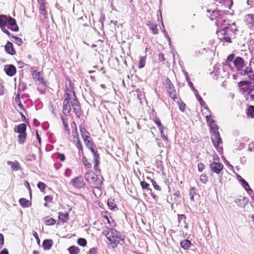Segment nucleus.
<instances>
[{
	"instance_id": "1",
	"label": "nucleus",
	"mask_w": 254,
	"mask_h": 254,
	"mask_svg": "<svg viewBox=\"0 0 254 254\" xmlns=\"http://www.w3.org/2000/svg\"><path fill=\"white\" fill-rule=\"evenodd\" d=\"M103 234L110 241L112 247L114 249L117 247V245L121 241H124L120 233L112 228L104 227L103 230Z\"/></svg>"
},
{
	"instance_id": "2",
	"label": "nucleus",
	"mask_w": 254,
	"mask_h": 254,
	"mask_svg": "<svg viewBox=\"0 0 254 254\" xmlns=\"http://www.w3.org/2000/svg\"><path fill=\"white\" fill-rule=\"evenodd\" d=\"M26 130V126L25 124H21L14 128V131L19 133L18 138L20 144H23L25 141L27 136Z\"/></svg>"
},
{
	"instance_id": "3",
	"label": "nucleus",
	"mask_w": 254,
	"mask_h": 254,
	"mask_svg": "<svg viewBox=\"0 0 254 254\" xmlns=\"http://www.w3.org/2000/svg\"><path fill=\"white\" fill-rule=\"evenodd\" d=\"M232 31L228 27L225 26L222 29L217 31V35L219 39L221 41H225L226 42L231 43L230 34Z\"/></svg>"
},
{
	"instance_id": "4",
	"label": "nucleus",
	"mask_w": 254,
	"mask_h": 254,
	"mask_svg": "<svg viewBox=\"0 0 254 254\" xmlns=\"http://www.w3.org/2000/svg\"><path fill=\"white\" fill-rule=\"evenodd\" d=\"M164 84L167 92H168L170 97L175 102H178V99L176 96V92L174 89L173 84L171 83V81L167 78L164 82Z\"/></svg>"
},
{
	"instance_id": "5",
	"label": "nucleus",
	"mask_w": 254,
	"mask_h": 254,
	"mask_svg": "<svg viewBox=\"0 0 254 254\" xmlns=\"http://www.w3.org/2000/svg\"><path fill=\"white\" fill-rule=\"evenodd\" d=\"M85 179L87 182L92 184L99 185L101 184V181L98 178L97 176L92 171L85 174Z\"/></svg>"
},
{
	"instance_id": "6",
	"label": "nucleus",
	"mask_w": 254,
	"mask_h": 254,
	"mask_svg": "<svg viewBox=\"0 0 254 254\" xmlns=\"http://www.w3.org/2000/svg\"><path fill=\"white\" fill-rule=\"evenodd\" d=\"M211 140L213 145L216 148V149L220 151L222 149V147L220 146V144H222V140L220 136L219 132H215L212 133L211 134Z\"/></svg>"
},
{
	"instance_id": "7",
	"label": "nucleus",
	"mask_w": 254,
	"mask_h": 254,
	"mask_svg": "<svg viewBox=\"0 0 254 254\" xmlns=\"http://www.w3.org/2000/svg\"><path fill=\"white\" fill-rule=\"evenodd\" d=\"M8 16L4 15H0V27L4 33L8 36H10V32L5 28L8 22Z\"/></svg>"
},
{
	"instance_id": "8",
	"label": "nucleus",
	"mask_w": 254,
	"mask_h": 254,
	"mask_svg": "<svg viewBox=\"0 0 254 254\" xmlns=\"http://www.w3.org/2000/svg\"><path fill=\"white\" fill-rule=\"evenodd\" d=\"M210 168L212 171L216 174H219L223 169V165L220 162H212L209 165Z\"/></svg>"
},
{
	"instance_id": "9",
	"label": "nucleus",
	"mask_w": 254,
	"mask_h": 254,
	"mask_svg": "<svg viewBox=\"0 0 254 254\" xmlns=\"http://www.w3.org/2000/svg\"><path fill=\"white\" fill-rule=\"evenodd\" d=\"M234 65L238 71H241L245 65L244 60L241 57H237L234 60Z\"/></svg>"
},
{
	"instance_id": "10",
	"label": "nucleus",
	"mask_w": 254,
	"mask_h": 254,
	"mask_svg": "<svg viewBox=\"0 0 254 254\" xmlns=\"http://www.w3.org/2000/svg\"><path fill=\"white\" fill-rule=\"evenodd\" d=\"M71 184L76 188H81L84 186V183L82 177H77L71 181Z\"/></svg>"
},
{
	"instance_id": "11",
	"label": "nucleus",
	"mask_w": 254,
	"mask_h": 254,
	"mask_svg": "<svg viewBox=\"0 0 254 254\" xmlns=\"http://www.w3.org/2000/svg\"><path fill=\"white\" fill-rule=\"evenodd\" d=\"M6 26L8 29H10L12 31H17L18 30V27L16 23L15 20L10 16H8Z\"/></svg>"
},
{
	"instance_id": "12",
	"label": "nucleus",
	"mask_w": 254,
	"mask_h": 254,
	"mask_svg": "<svg viewBox=\"0 0 254 254\" xmlns=\"http://www.w3.org/2000/svg\"><path fill=\"white\" fill-rule=\"evenodd\" d=\"M247 100H254V88H242Z\"/></svg>"
},
{
	"instance_id": "13",
	"label": "nucleus",
	"mask_w": 254,
	"mask_h": 254,
	"mask_svg": "<svg viewBox=\"0 0 254 254\" xmlns=\"http://www.w3.org/2000/svg\"><path fill=\"white\" fill-rule=\"evenodd\" d=\"M71 105L72 106L73 109L77 117H79L80 115V107L79 106V103L77 99H74L72 101H71Z\"/></svg>"
},
{
	"instance_id": "14",
	"label": "nucleus",
	"mask_w": 254,
	"mask_h": 254,
	"mask_svg": "<svg viewBox=\"0 0 254 254\" xmlns=\"http://www.w3.org/2000/svg\"><path fill=\"white\" fill-rule=\"evenodd\" d=\"M32 77L37 84H42L44 83L43 78L39 72L34 71L32 72Z\"/></svg>"
},
{
	"instance_id": "15",
	"label": "nucleus",
	"mask_w": 254,
	"mask_h": 254,
	"mask_svg": "<svg viewBox=\"0 0 254 254\" xmlns=\"http://www.w3.org/2000/svg\"><path fill=\"white\" fill-rule=\"evenodd\" d=\"M71 111V107L69 101L67 98L64 99L63 102V113L65 115L68 114Z\"/></svg>"
},
{
	"instance_id": "16",
	"label": "nucleus",
	"mask_w": 254,
	"mask_h": 254,
	"mask_svg": "<svg viewBox=\"0 0 254 254\" xmlns=\"http://www.w3.org/2000/svg\"><path fill=\"white\" fill-rule=\"evenodd\" d=\"M6 73L9 76H13L16 72V68L13 65H6L4 67Z\"/></svg>"
},
{
	"instance_id": "17",
	"label": "nucleus",
	"mask_w": 254,
	"mask_h": 254,
	"mask_svg": "<svg viewBox=\"0 0 254 254\" xmlns=\"http://www.w3.org/2000/svg\"><path fill=\"white\" fill-rule=\"evenodd\" d=\"M7 164L10 166L11 169L13 171H16L21 170L19 163L16 161L14 162L8 161L7 162Z\"/></svg>"
},
{
	"instance_id": "18",
	"label": "nucleus",
	"mask_w": 254,
	"mask_h": 254,
	"mask_svg": "<svg viewBox=\"0 0 254 254\" xmlns=\"http://www.w3.org/2000/svg\"><path fill=\"white\" fill-rule=\"evenodd\" d=\"M5 50L8 54L11 55H14L15 54V52L13 49V44L10 42H7L6 43L5 46Z\"/></svg>"
},
{
	"instance_id": "19",
	"label": "nucleus",
	"mask_w": 254,
	"mask_h": 254,
	"mask_svg": "<svg viewBox=\"0 0 254 254\" xmlns=\"http://www.w3.org/2000/svg\"><path fill=\"white\" fill-rule=\"evenodd\" d=\"M53 245V242L52 240L46 239L43 241L42 246L45 250H49L52 247Z\"/></svg>"
},
{
	"instance_id": "20",
	"label": "nucleus",
	"mask_w": 254,
	"mask_h": 254,
	"mask_svg": "<svg viewBox=\"0 0 254 254\" xmlns=\"http://www.w3.org/2000/svg\"><path fill=\"white\" fill-rule=\"evenodd\" d=\"M71 126L72 128H73L72 132V135L73 138L74 139V142L78 141L79 138H78V135L77 133V131L75 123L74 122H73L71 124Z\"/></svg>"
},
{
	"instance_id": "21",
	"label": "nucleus",
	"mask_w": 254,
	"mask_h": 254,
	"mask_svg": "<svg viewBox=\"0 0 254 254\" xmlns=\"http://www.w3.org/2000/svg\"><path fill=\"white\" fill-rule=\"evenodd\" d=\"M245 21L251 24V26H254V14H249L245 17Z\"/></svg>"
},
{
	"instance_id": "22",
	"label": "nucleus",
	"mask_w": 254,
	"mask_h": 254,
	"mask_svg": "<svg viewBox=\"0 0 254 254\" xmlns=\"http://www.w3.org/2000/svg\"><path fill=\"white\" fill-rule=\"evenodd\" d=\"M59 219L62 222L65 223L68 220V214L66 212L63 213L59 212Z\"/></svg>"
},
{
	"instance_id": "23",
	"label": "nucleus",
	"mask_w": 254,
	"mask_h": 254,
	"mask_svg": "<svg viewBox=\"0 0 254 254\" xmlns=\"http://www.w3.org/2000/svg\"><path fill=\"white\" fill-rule=\"evenodd\" d=\"M66 94L67 97L66 98L68 99V101H72L76 99V97L74 92L72 90H68L66 91Z\"/></svg>"
},
{
	"instance_id": "24",
	"label": "nucleus",
	"mask_w": 254,
	"mask_h": 254,
	"mask_svg": "<svg viewBox=\"0 0 254 254\" xmlns=\"http://www.w3.org/2000/svg\"><path fill=\"white\" fill-rule=\"evenodd\" d=\"M191 245V242L188 240H185L181 243V246L184 250L189 249L190 248Z\"/></svg>"
},
{
	"instance_id": "25",
	"label": "nucleus",
	"mask_w": 254,
	"mask_h": 254,
	"mask_svg": "<svg viewBox=\"0 0 254 254\" xmlns=\"http://www.w3.org/2000/svg\"><path fill=\"white\" fill-rule=\"evenodd\" d=\"M235 55L234 54H231L227 58L226 61L224 63V66H229V67L231 66L230 65V62H233L234 63V60H235Z\"/></svg>"
},
{
	"instance_id": "26",
	"label": "nucleus",
	"mask_w": 254,
	"mask_h": 254,
	"mask_svg": "<svg viewBox=\"0 0 254 254\" xmlns=\"http://www.w3.org/2000/svg\"><path fill=\"white\" fill-rule=\"evenodd\" d=\"M219 2L225 6L226 7L230 8L231 6L233 4L232 0H219Z\"/></svg>"
},
{
	"instance_id": "27",
	"label": "nucleus",
	"mask_w": 254,
	"mask_h": 254,
	"mask_svg": "<svg viewBox=\"0 0 254 254\" xmlns=\"http://www.w3.org/2000/svg\"><path fill=\"white\" fill-rule=\"evenodd\" d=\"M19 203L24 207H28L30 205V202L25 198H20L19 200Z\"/></svg>"
},
{
	"instance_id": "28",
	"label": "nucleus",
	"mask_w": 254,
	"mask_h": 254,
	"mask_svg": "<svg viewBox=\"0 0 254 254\" xmlns=\"http://www.w3.org/2000/svg\"><path fill=\"white\" fill-rule=\"evenodd\" d=\"M108 205L109 208L111 210H114L115 208H117V206L115 203V200L114 199L109 198L108 200Z\"/></svg>"
},
{
	"instance_id": "29",
	"label": "nucleus",
	"mask_w": 254,
	"mask_h": 254,
	"mask_svg": "<svg viewBox=\"0 0 254 254\" xmlns=\"http://www.w3.org/2000/svg\"><path fill=\"white\" fill-rule=\"evenodd\" d=\"M68 252L70 254H78L79 253L80 250L78 247L75 246H71L68 249Z\"/></svg>"
},
{
	"instance_id": "30",
	"label": "nucleus",
	"mask_w": 254,
	"mask_h": 254,
	"mask_svg": "<svg viewBox=\"0 0 254 254\" xmlns=\"http://www.w3.org/2000/svg\"><path fill=\"white\" fill-rule=\"evenodd\" d=\"M247 114L248 116L250 117L251 118H254V106H250L247 110Z\"/></svg>"
},
{
	"instance_id": "31",
	"label": "nucleus",
	"mask_w": 254,
	"mask_h": 254,
	"mask_svg": "<svg viewBox=\"0 0 254 254\" xmlns=\"http://www.w3.org/2000/svg\"><path fill=\"white\" fill-rule=\"evenodd\" d=\"M240 183L246 190L253 191V190L250 188L248 183L245 180L242 179Z\"/></svg>"
},
{
	"instance_id": "32",
	"label": "nucleus",
	"mask_w": 254,
	"mask_h": 254,
	"mask_svg": "<svg viewBox=\"0 0 254 254\" xmlns=\"http://www.w3.org/2000/svg\"><path fill=\"white\" fill-rule=\"evenodd\" d=\"M149 28L151 30L153 34H157L158 33V30L157 28V25L155 24H150L148 25Z\"/></svg>"
},
{
	"instance_id": "33",
	"label": "nucleus",
	"mask_w": 254,
	"mask_h": 254,
	"mask_svg": "<svg viewBox=\"0 0 254 254\" xmlns=\"http://www.w3.org/2000/svg\"><path fill=\"white\" fill-rule=\"evenodd\" d=\"M89 148H90L92 153L94 155L93 161H97V159L99 158L98 154L97 153V151L95 150L93 145H92L91 147H89Z\"/></svg>"
},
{
	"instance_id": "34",
	"label": "nucleus",
	"mask_w": 254,
	"mask_h": 254,
	"mask_svg": "<svg viewBox=\"0 0 254 254\" xmlns=\"http://www.w3.org/2000/svg\"><path fill=\"white\" fill-rule=\"evenodd\" d=\"M253 70L251 67H247L245 69H243L242 68V70L240 71V73L242 75H246L247 74H248L250 73L251 71H252Z\"/></svg>"
},
{
	"instance_id": "35",
	"label": "nucleus",
	"mask_w": 254,
	"mask_h": 254,
	"mask_svg": "<svg viewBox=\"0 0 254 254\" xmlns=\"http://www.w3.org/2000/svg\"><path fill=\"white\" fill-rule=\"evenodd\" d=\"M209 126L210 127V130L212 133H214L215 132H218V127L217 126V125L215 124V122H214L213 124H211L209 125Z\"/></svg>"
},
{
	"instance_id": "36",
	"label": "nucleus",
	"mask_w": 254,
	"mask_h": 254,
	"mask_svg": "<svg viewBox=\"0 0 254 254\" xmlns=\"http://www.w3.org/2000/svg\"><path fill=\"white\" fill-rule=\"evenodd\" d=\"M146 62V59L145 57H142L140 58L139 63H138V66L139 68H143L145 66Z\"/></svg>"
},
{
	"instance_id": "37",
	"label": "nucleus",
	"mask_w": 254,
	"mask_h": 254,
	"mask_svg": "<svg viewBox=\"0 0 254 254\" xmlns=\"http://www.w3.org/2000/svg\"><path fill=\"white\" fill-rule=\"evenodd\" d=\"M80 132L82 137L83 139L88 137V132L86 131V129L84 127L80 128Z\"/></svg>"
},
{
	"instance_id": "38",
	"label": "nucleus",
	"mask_w": 254,
	"mask_h": 254,
	"mask_svg": "<svg viewBox=\"0 0 254 254\" xmlns=\"http://www.w3.org/2000/svg\"><path fill=\"white\" fill-rule=\"evenodd\" d=\"M195 193V189L194 187L191 188L189 191V194L191 200H194V195Z\"/></svg>"
},
{
	"instance_id": "39",
	"label": "nucleus",
	"mask_w": 254,
	"mask_h": 254,
	"mask_svg": "<svg viewBox=\"0 0 254 254\" xmlns=\"http://www.w3.org/2000/svg\"><path fill=\"white\" fill-rule=\"evenodd\" d=\"M200 181L203 184H205L208 181V177L205 174H202L200 176Z\"/></svg>"
},
{
	"instance_id": "40",
	"label": "nucleus",
	"mask_w": 254,
	"mask_h": 254,
	"mask_svg": "<svg viewBox=\"0 0 254 254\" xmlns=\"http://www.w3.org/2000/svg\"><path fill=\"white\" fill-rule=\"evenodd\" d=\"M83 140L88 147H91V146L93 145L92 142L90 141V137L89 136L86 138H84Z\"/></svg>"
},
{
	"instance_id": "41",
	"label": "nucleus",
	"mask_w": 254,
	"mask_h": 254,
	"mask_svg": "<svg viewBox=\"0 0 254 254\" xmlns=\"http://www.w3.org/2000/svg\"><path fill=\"white\" fill-rule=\"evenodd\" d=\"M78 244L81 246H85L86 245L87 241L84 238H79L78 240Z\"/></svg>"
},
{
	"instance_id": "42",
	"label": "nucleus",
	"mask_w": 254,
	"mask_h": 254,
	"mask_svg": "<svg viewBox=\"0 0 254 254\" xmlns=\"http://www.w3.org/2000/svg\"><path fill=\"white\" fill-rule=\"evenodd\" d=\"M45 222L47 225H54L56 223V220L52 218H50L46 220Z\"/></svg>"
},
{
	"instance_id": "43",
	"label": "nucleus",
	"mask_w": 254,
	"mask_h": 254,
	"mask_svg": "<svg viewBox=\"0 0 254 254\" xmlns=\"http://www.w3.org/2000/svg\"><path fill=\"white\" fill-rule=\"evenodd\" d=\"M246 76H247L250 82H254V73L253 72V71H251L248 74L246 75Z\"/></svg>"
},
{
	"instance_id": "44",
	"label": "nucleus",
	"mask_w": 254,
	"mask_h": 254,
	"mask_svg": "<svg viewBox=\"0 0 254 254\" xmlns=\"http://www.w3.org/2000/svg\"><path fill=\"white\" fill-rule=\"evenodd\" d=\"M210 117L211 115H206V122L208 125L213 124L215 122V121L213 119L210 118Z\"/></svg>"
},
{
	"instance_id": "45",
	"label": "nucleus",
	"mask_w": 254,
	"mask_h": 254,
	"mask_svg": "<svg viewBox=\"0 0 254 254\" xmlns=\"http://www.w3.org/2000/svg\"><path fill=\"white\" fill-rule=\"evenodd\" d=\"M37 187L42 191H43L46 189V185L44 183L39 182L37 185Z\"/></svg>"
},
{
	"instance_id": "46",
	"label": "nucleus",
	"mask_w": 254,
	"mask_h": 254,
	"mask_svg": "<svg viewBox=\"0 0 254 254\" xmlns=\"http://www.w3.org/2000/svg\"><path fill=\"white\" fill-rule=\"evenodd\" d=\"M40 13L41 14L45 16L47 14V11L43 4H41L40 6Z\"/></svg>"
},
{
	"instance_id": "47",
	"label": "nucleus",
	"mask_w": 254,
	"mask_h": 254,
	"mask_svg": "<svg viewBox=\"0 0 254 254\" xmlns=\"http://www.w3.org/2000/svg\"><path fill=\"white\" fill-rule=\"evenodd\" d=\"M140 185L143 189H147L148 190L149 184L144 181H142L140 182Z\"/></svg>"
},
{
	"instance_id": "48",
	"label": "nucleus",
	"mask_w": 254,
	"mask_h": 254,
	"mask_svg": "<svg viewBox=\"0 0 254 254\" xmlns=\"http://www.w3.org/2000/svg\"><path fill=\"white\" fill-rule=\"evenodd\" d=\"M154 121L158 125L159 128L164 127L161 124L160 120L158 118H155L154 119Z\"/></svg>"
},
{
	"instance_id": "49",
	"label": "nucleus",
	"mask_w": 254,
	"mask_h": 254,
	"mask_svg": "<svg viewBox=\"0 0 254 254\" xmlns=\"http://www.w3.org/2000/svg\"><path fill=\"white\" fill-rule=\"evenodd\" d=\"M151 182L154 188V189L156 190H161V188L159 186H158V185H157L156 183L155 182V181H154V180H151Z\"/></svg>"
},
{
	"instance_id": "50",
	"label": "nucleus",
	"mask_w": 254,
	"mask_h": 254,
	"mask_svg": "<svg viewBox=\"0 0 254 254\" xmlns=\"http://www.w3.org/2000/svg\"><path fill=\"white\" fill-rule=\"evenodd\" d=\"M82 161H83V164L85 166H87L88 168H89L90 167L91 165L88 162L87 159L85 157H83Z\"/></svg>"
},
{
	"instance_id": "51",
	"label": "nucleus",
	"mask_w": 254,
	"mask_h": 254,
	"mask_svg": "<svg viewBox=\"0 0 254 254\" xmlns=\"http://www.w3.org/2000/svg\"><path fill=\"white\" fill-rule=\"evenodd\" d=\"M12 38L14 39V42L17 43L18 45H20L22 43V40L20 38L16 36H13Z\"/></svg>"
},
{
	"instance_id": "52",
	"label": "nucleus",
	"mask_w": 254,
	"mask_h": 254,
	"mask_svg": "<svg viewBox=\"0 0 254 254\" xmlns=\"http://www.w3.org/2000/svg\"><path fill=\"white\" fill-rule=\"evenodd\" d=\"M204 165L202 163H199L197 165L198 170L199 172H202L204 169Z\"/></svg>"
},
{
	"instance_id": "53",
	"label": "nucleus",
	"mask_w": 254,
	"mask_h": 254,
	"mask_svg": "<svg viewBox=\"0 0 254 254\" xmlns=\"http://www.w3.org/2000/svg\"><path fill=\"white\" fill-rule=\"evenodd\" d=\"M4 244V238L2 234H0V249H1Z\"/></svg>"
},
{
	"instance_id": "54",
	"label": "nucleus",
	"mask_w": 254,
	"mask_h": 254,
	"mask_svg": "<svg viewBox=\"0 0 254 254\" xmlns=\"http://www.w3.org/2000/svg\"><path fill=\"white\" fill-rule=\"evenodd\" d=\"M164 128V127L160 128H159V130L160 131V133H161L162 137L164 140H167V137L166 136V135H165V134H164V133L163 132Z\"/></svg>"
},
{
	"instance_id": "55",
	"label": "nucleus",
	"mask_w": 254,
	"mask_h": 254,
	"mask_svg": "<svg viewBox=\"0 0 254 254\" xmlns=\"http://www.w3.org/2000/svg\"><path fill=\"white\" fill-rule=\"evenodd\" d=\"M213 157V161L212 162H219L220 158L219 156L217 154H214L212 156Z\"/></svg>"
},
{
	"instance_id": "56",
	"label": "nucleus",
	"mask_w": 254,
	"mask_h": 254,
	"mask_svg": "<svg viewBox=\"0 0 254 254\" xmlns=\"http://www.w3.org/2000/svg\"><path fill=\"white\" fill-rule=\"evenodd\" d=\"M33 235L35 238V239H36L38 244H40V239H39V238L38 237L37 233L36 231H33Z\"/></svg>"
},
{
	"instance_id": "57",
	"label": "nucleus",
	"mask_w": 254,
	"mask_h": 254,
	"mask_svg": "<svg viewBox=\"0 0 254 254\" xmlns=\"http://www.w3.org/2000/svg\"><path fill=\"white\" fill-rule=\"evenodd\" d=\"M162 31L164 33V35H165V36L166 37V38L168 39L169 44L171 45V42L170 38L168 34L167 33V32H166V30L165 29V28L163 29Z\"/></svg>"
},
{
	"instance_id": "58",
	"label": "nucleus",
	"mask_w": 254,
	"mask_h": 254,
	"mask_svg": "<svg viewBox=\"0 0 254 254\" xmlns=\"http://www.w3.org/2000/svg\"><path fill=\"white\" fill-rule=\"evenodd\" d=\"M58 158L61 161H64L65 160V156L63 154L59 153L58 154Z\"/></svg>"
},
{
	"instance_id": "59",
	"label": "nucleus",
	"mask_w": 254,
	"mask_h": 254,
	"mask_svg": "<svg viewBox=\"0 0 254 254\" xmlns=\"http://www.w3.org/2000/svg\"><path fill=\"white\" fill-rule=\"evenodd\" d=\"M194 93L196 98L199 101V102H202V99L201 98V96L198 94L197 90H195Z\"/></svg>"
},
{
	"instance_id": "60",
	"label": "nucleus",
	"mask_w": 254,
	"mask_h": 254,
	"mask_svg": "<svg viewBox=\"0 0 254 254\" xmlns=\"http://www.w3.org/2000/svg\"><path fill=\"white\" fill-rule=\"evenodd\" d=\"M137 92L138 93L137 98L141 102V100L142 99V98L143 96V95L141 93V92L140 91L137 90Z\"/></svg>"
},
{
	"instance_id": "61",
	"label": "nucleus",
	"mask_w": 254,
	"mask_h": 254,
	"mask_svg": "<svg viewBox=\"0 0 254 254\" xmlns=\"http://www.w3.org/2000/svg\"><path fill=\"white\" fill-rule=\"evenodd\" d=\"M63 123L65 127V128H67L68 124H67V120L66 119L62 118Z\"/></svg>"
},
{
	"instance_id": "62",
	"label": "nucleus",
	"mask_w": 254,
	"mask_h": 254,
	"mask_svg": "<svg viewBox=\"0 0 254 254\" xmlns=\"http://www.w3.org/2000/svg\"><path fill=\"white\" fill-rule=\"evenodd\" d=\"M199 103L203 108L208 112V108L206 106L205 102L202 100V102H199Z\"/></svg>"
},
{
	"instance_id": "63",
	"label": "nucleus",
	"mask_w": 254,
	"mask_h": 254,
	"mask_svg": "<svg viewBox=\"0 0 254 254\" xmlns=\"http://www.w3.org/2000/svg\"><path fill=\"white\" fill-rule=\"evenodd\" d=\"M89 254H97V250L95 248H91L89 252Z\"/></svg>"
},
{
	"instance_id": "64",
	"label": "nucleus",
	"mask_w": 254,
	"mask_h": 254,
	"mask_svg": "<svg viewBox=\"0 0 254 254\" xmlns=\"http://www.w3.org/2000/svg\"><path fill=\"white\" fill-rule=\"evenodd\" d=\"M0 254H9V253L6 249H4L0 252Z\"/></svg>"
}]
</instances>
